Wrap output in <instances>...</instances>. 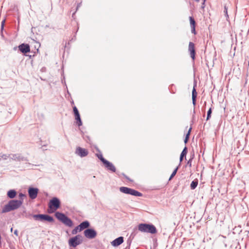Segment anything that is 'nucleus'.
I'll return each mask as SVG.
<instances>
[{
    "instance_id": "38",
    "label": "nucleus",
    "mask_w": 249,
    "mask_h": 249,
    "mask_svg": "<svg viewBox=\"0 0 249 249\" xmlns=\"http://www.w3.org/2000/svg\"><path fill=\"white\" fill-rule=\"evenodd\" d=\"M80 5H81V3H79V4H78L77 6V10L78 9V8L79 7H80Z\"/></svg>"
},
{
    "instance_id": "35",
    "label": "nucleus",
    "mask_w": 249,
    "mask_h": 249,
    "mask_svg": "<svg viewBox=\"0 0 249 249\" xmlns=\"http://www.w3.org/2000/svg\"><path fill=\"white\" fill-rule=\"evenodd\" d=\"M183 157H181V156L180 155V159H179V160H180V162H181V161H182Z\"/></svg>"
},
{
    "instance_id": "36",
    "label": "nucleus",
    "mask_w": 249,
    "mask_h": 249,
    "mask_svg": "<svg viewBox=\"0 0 249 249\" xmlns=\"http://www.w3.org/2000/svg\"><path fill=\"white\" fill-rule=\"evenodd\" d=\"M188 164H190V166H191V160H190L188 161Z\"/></svg>"
},
{
    "instance_id": "1",
    "label": "nucleus",
    "mask_w": 249,
    "mask_h": 249,
    "mask_svg": "<svg viewBox=\"0 0 249 249\" xmlns=\"http://www.w3.org/2000/svg\"><path fill=\"white\" fill-rule=\"evenodd\" d=\"M22 204V200H11L2 208V213H5L16 210Z\"/></svg>"
},
{
    "instance_id": "13",
    "label": "nucleus",
    "mask_w": 249,
    "mask_h": 249,
    "mask_svg": "<svg viewBox=\"0 0 249 249\" xmlns=\"http://www.w3.org/2000/svg\"><path fill=\"white\" fill-rule=\"evenodd\" d=\"M124 242V237H119L111 242V244L113 247H117L122 244Z\"/></svg>"
},
{
    "instance_id": "25",
    "label": "nucleus",
    "mask_w": 249,
    "mask_h": 249,
    "mask_svg": "<svg viewBox=\"0 0 249 249\" xmlns=\"http://www.w3.org/2000/svg\"><path fill=\"white\" fill-rule=\"evenodd\" d=\"M224 13L225 17L227 18V19L229 18V15L228 14V6L227 5L224 6Z\"/></svg>"
},
{
    "instance_id": "42",
    "label": "nucleus",
    "mask_w": 249,
    "mask_h": 249,
    "mask_svg": "<svg viewBox=\"0 0 249 249\" xmlns=\"http://www.w3.org/2000/svg\"><path fill=\"white\" fill-rule=\"evenodd\" d=\"M130 243H129V247L130 246ZM128 249H129V247L128 248Z\"/></svg>"
},
{
    "instance_id": "33",
    "label": "nucleus",
    "mask_w": 249,
    "mask_h": 249,
    "mask_svg": "<svg viewBox=\"0 0 249 249\" xmlns=\"http://www.w3.org/2000/svg\"><path fill=\"white\" fill-rule=\"evenodd\" d=\"M191 31L192 33L196 34L195 27H191Z\"/></svg>"
},
{
    "instance_id": "39",
    "label": "nucleus",
    "mask_w": 249,
    "mask_h": 249,
    "mask_svg": "<svg viewBox=\"0 0 249 249\" xmlns=\"http://www.w3.org/2000/svg\"><path fill=\"white\" fill-rule=\"evenodd\" d=\"M204 7H205V4L203 5V3H202V6H201V8H202V9H204Z\"/></svg>"
},
{
    "instance_id": "41",
    "label": "nucleus",
    "mask_w": 249,
    "mask_h": 249,
    "mask_svg": "<svg viewBox=\"0 0 249 249\" xmlns=\"http://www.w3.org/2000/svg\"><path fill=\"white\" fill-rule=\"evenodd\" d=\"M4 21H2V28H3V23Z\"/></svg>"
},
{
    "instance_id": "27",
    "label": "nucleus",
    "mask_w": 249,
    "mask_h": 249,
    "mask_svg": "<svg viewBox=\"0 0 249 249\" xmlns=\"http://www.w3.org/2000/svg\"><path fill=\"white\" fill-rule=\"evenodd\" d=\"M178 167H177L173 172L171 175L170 176V177L169 178V180H171L176 174L177 172L178 171Z\"/></svg>"
},
{
    "instance_id": "6",
    "label": "nucleus",
    "mask_w": 249,
    "mask_h": 249,
    "mask_svg": "<svg viewBox=\"0 0 249 249\" xmlns=\"http://www.w3.org/2000/svg\"><path fill=\"white\" fill-rule=\"evenodd\" d=\"M60 201L57 197H53L49 203V207L53 211H55L60 207Z\"/></svg>"
},
{
    "instance_id": "16",
    "label": "nucleus",
    "mask_w": 249,
    "mask_h": 249,
    "mask_svg": "<svg viewBox=\"0 0 249 249\" xmlns=\"http://www.w3.org/2000/svg\"><path fill=\"white\" fill-rule=\"evenodd\" d=\"M197 96V92L195 88H194L193 90L192 91V102L194 106L195 107L196 104V98ZM194 113H195V110H194Z\"/></svg>"
},
{
    "instance_id": "40",
    "label": "nucleus",
    "mask_w": 249,
    "mask_h": 249,
    "mask_svg": "<svg viewBox=\"0 0 249 249\" xmlns=\"http://www.w3.org/2000/svg\"><path fill=\"white\" fill-rule=\"evenodd\" d=\"M206 0H203V4H204V3L205 2Z\"/></svg>"
},
{
    "instance_id": "28",
    "label": "nucleus",
    "mask_w": 249,
    "mask_h": 249,
    "mask_svg": "<svg viewBox=\"0 0 249 249\" xmlns=\"http://www.w3.org/2000/svg\"><path fill=\"white\" fill-rule=\"evenodd\" d=\"M212 114V108H210L209 110L207 112V121L209 120V119L211 118Z\"/></svg>"
},
{
    "instance_id": "4",
    "label": "nucleus",
    "mask_w": 249,
    "mask_h": 249,
    "mask_svg": "<svg viewBox=\"0 0 249 249\" xmlns=\"http://www.w3.org/2000/svg\"><path fill=\"white\" fill-rule=\"evenodd\" d=\"M33 217L36 220L47 221L50 222L53 221V218L50 215L44 214H34Z\"/></svg>"
},
{
    "instance_id": "11",
    "label": "nucleus",
    "mask_w": 249,
    "mask_h": 249,
    "mask_svg": "<svg viewBox=\"0 0 249 249\" xmlns=\"http://www.w3.org/2000/svg\"><path fill=\"white\" fill-rule=\"evenodd\" d=\"M188 51L190 53L191 57L194 60L195 58V44L194 43L192 42H190L189 44L188 47Z\"/></svg>"
},
{
    "instance_id": "32",
    "label": "nucleus",
    "mask_w": 249,
    "mask_h": 249,
    "mask_svg": "<svg viewBox=\"0 0 249 249\" xmlns=\"http://www.w3.org/2000/svg\"><path fill=\"white\" fill-rule=\"evenodd\" d=\"M25 197H26V196L24 194H23L22 193H20L19 194V197L20 199H21L20 200H22L23 201V198Z\"/></svg>"
},
{
    "instance_id": "23",
    "label": "nucleus",
    "mask_w": 249,
    "mask_h": 249,
    "mask_svg": "<svg viewBox=\"0 0 249 249\" xmlns=\"http://www.w3.org/2000/svg\"><path fill=\"white\" fill-rule=\"evenodd\" d=\"M191 130H192V128L190 127V129H189L188 131V133H187V134L186 135L185 138L184 139V142L185 143H187L188 142V141L189 136H190V134Z\"/></svg>"
},
{
    "instance_id": "9",
    "label": "nucleus",
    "mask_w": 249,
    "mask_h": 249,
    "mask_svg": "<svg viewBox=\"0 0 249 249\" xmlns=\"http://www.w3.org/2000/svg\"><path fill=\"white\" fill-rule=\"evenodd\" d=\"M88 153V150L80 147H77L75 150V154L82 158L87 156Z\"/></svg>"
},
{
    "instance_id": "12",
    "label": "nucleus",
    "mask_w": 249,
    "mask_h": 249,
    "mask_svg": "<svg viewBox=\"0 0 249 249\" xmlns=\"http://www.w3.org/2000/svg\"><path fill=\"white\" fill-rule=\"evenodd\" d=\"M104 164L107 170H110L112 172H115L116 168L114 165L111 162H110L107 160H104Z\"/></svg>"
},
{
    "instance_id": "3",
    "label": "nucleus",
    "mask_w": 249,
    "mask_h": 249,
    "mask_svg": "<svg viewBox=\"0 0 249 249\" xmlns=\"http://www.w3.org/2000/svg\"><path fill=\"white\" fill-rule=\"evenodd\" d=\"M55 217L66 226L71 227L73 226L72 221L65 214L60 212L55 213Z\"/></svg>"
},
{
    "instance_id": "21",
    "label": "nucleus",
    "mask_w": 249,
    "mask_h": 249,
    "mask_svg": "<svg viewBox=\"0 0 249 249\" xmlns=\"http://www.w3.org/2000/svg\"><path fill=\"white\" fill-rule=\"evenodd\" d=\"M75 119L77 121V124L79 126L82 125V123L80 118V114L75 115Z\"/></svg>"
},
{
    "instance_id": "26",
    "label": "nucleus",
    "mask_w": 249,
    "mask_h": 249,
    "mask_svg": "<svg viewBox=\"0 0 249 249\" xmlns=\"http://www.w3.org/2000/svg\"><path fill=\"white\" fill-rule=\"evenodd\" d=\"M187 153V147L185 146L184 149H183L180 155L181 156V157H185L186 154Z\"/></svg>"
},
{
    "instance_id": "14",
    "label": "nucleus",
    "mask_w": 249,
    "mask_h": 249,
    "mask_svg": "<svg viewBox=\"0 0 249 249\" xmlns=\"http://www.w3.org/2000/svg\"><path fill=\"white\" fill-rule=\"evenodd\" d=\"M18 48L19 50L24 53H27L30 51V46L28 44H22L19 46Z\"/></svg>"
},
{
    "instance_id": "10",
    "label": "nucleus",
    "mask_w": 249,
    "mask_h": 249,
    "mask_svg": "<svg viewBox=\"0 0 249 249\" xmlns=\"http://www.w3.org/2000/svg\"><path fill=\"white\" fill-rule=\"evenodd\" d=\"M38 189L36 188L30 187L28 189L29 196L32 199H35L37 196Z\"/></svg>"
},
{
    "instance_id": "22",
    "label": "nucleus",
    "mask_w": 249,
    "mask_h": 249,
    "mask_svg": "<svg viewBox=\"0 0 249 249\" xmlns=\"http://www.w3.org/2000/svg\"><path fill=\"white\" fill-rule=\"evenodd\" d=\"M82 231L81 229L79 228V225L75 227L71 231V233L72 234H76L78 232H80Z\"/></svg>"
},
{
    "instance_id": "34",
    "label": "nucleus",
    "mask_w": 249,
    "mask_h": 249,
    "mask_svg": "<svg viewBox=\"0 0 249 249\" xmlns=\"http://www.w3.org/2000/svg\"><path fill=\"white\" fill-rule=\"evenodd\" d=\"M14 234L17 236L18 235V231L17 230H15L14 231Z\"/></svg>"
},
{
    "instance_id": "17",
    "label": "nucleus",
    "mask_w": 249,
    "mask_h": 249,
    "mask_svg": "<svg viewBox=\"0 0 249 249\" xmlns=\"http://www.w3.org/2000/svg\"><path fill=\"white\" fill-rule=\"evenodd\" d=\"M131 189V188H127L126 187H121L120 188V191L122 193H123L126 194H129Z\"/></svg>"
},
{
    "instance_id": "29",
    "label": "nucleus",
    "mask_w": 249,
    "mask_h": 249,
    "mask_svg": "<svg viewBox=\"0 0 249 249\" xmlns=\"http://www.w3.org/2000/svg\"><path fill=\"white\" fill-rule=\"evenodd\" d=\"M98 158L102 161V162L104 164V160H106L105 159L102 154L97 155Z\"/></svg>"
},
{
    "instance_id": "43",
    "label": "nucleus",
    "mask_w": 249,
    "mask_h": 249,
    "mask_svg": "<svg viewBox=\"0 0 249 249\" xmlns=\"http://www.w3.org/2000/svg\"><path fill=\"white\" fill-rule=\"evenodd\" d=\"M196 0V1H199V0Z\"/></svg>"
},
{
    "instance_id": "18",
    "label": "nucleus",
    "mask_w": 249,
    "mask_h": 249,
    "mask_svg": "<svg viewBox=\"0 0 249 249\" xmlns=\"http://www.w3.org/2000/svg\"><path fill=\"white\" fill-rule=\"evenodd\" d=\"M17 194V192L14 190H10L7 193V196L10 198H14Z\"/></svg>"
},
{
    "instance_id": "31",
    "label": "nucleus",
    "mask_w": 249,
    "mask_h": 249,
    "mask_svg": "<svg viewBox=\"0 0 249 249\" xmlns=\"http://www.w3.org/2000/svg\"><path fill=\"white\" fill-rule=\"evenodd\" d=\"M73 112H74V115L79 114V111L76 107H73Z\"/></svg>"
},
{
    "instance_id": "15",
    "label": "nucleus",
    "mask_w": 249,
    "mask_h": 249,
    "mask_svg": "<svg viewBox=\"0 0 249 249\" xmlns=\"http://www.w3.org/2000/svg\"><path fill=\"white\" fill-rule=\"evenodd\" d=\"M90 226V223L88 221H84L81 222L79 225V227L82 231L89 229L88 228Z\"/></svg>"
},
{
    "instance_id": "24",
    "label": "nucleus",
    "mask_w": 249,
    "mask_h": 249,
    "mask_svg": "<svg viewBox=\"0 0 249 249\" xmlns=\"http://www.w3.org/2000/svg\"><path fill=\"white\" fill-rule=\"evenodd\" d=\"M190 22V26L191 27H195L196 22L194 18L192 17H189Z\"/></svg>"
},
{
    "instance_id": "8",
    "label": "nucleus",
    "mask_w": 249,
    "mask_h": 249,
    "mask_svg": "<svg viewBox=\"0 0 249 249\" xmlns=\"http://www.w3.org/2000/svg\"><path fill=\"white\" fill-rule=\"evenodd\" d=\"M10 159L16 161H27V158L24 157L21 154H11Z\"/></svg>"
},
{
    "instance_id": "2",
    "label": "nucleus",
    "mask_w": 249,
    "mask_h": 249,
    "mask_svg": "<svg viewBox=\"0 0 249 249\" xmlns=\"http://www.w3.org/2000/svg\"><path fill=\"white\" fill-rule=\"evenodd\" d=\"M138 230L144 232L155 234L157 233V231L155 226L149 224H140L138 226Z\"/></svg>"
},
{
    "instance_id": "37",
    "label": "nucleus",
    "mask_w": 249,
    "mask_h": 249,
    "mask_svg": "<svg viewBox=\"0 0 249 249\" xmlns=\"http://www.w3.org/2000/svg\"><path fill=\"white\" fill-rule=\"evenodd\" d=\"M125 176V178H126L127 179H128V180H129V181H132V180H130L128 177H127V176Z\"/></svg>"
},
{
    "instance_id": "5",
    "label": "nucleus",
    "mask_w": 249,
    "mask_h": 249,
    "mask_svg": "<svg viewBox=\"0 0 249 249\" xmlns=\"http://www.w3.org/2000/svg\"><path fill=\"white\" fill-rule=\"evenodd\" d=\"M81 238V236L80 235H78L70 238L69 240V246L75 248L80 245L82 242V240Z\"/></svg>"
},
{
    "instance_id": "19",
    "label": "nucleus",
    "mask_w": 249,
    "mask_h": 249,
    "mask_svg": "<svg viewBox=\"0 0 249 249\" xmlns=\"http://www.w3.org/2000/svg\"><path fill=\"white\" fill-rule=\"evenodd\" d=\"M129 194L131 195L132 196H142V194L141 193H140L137 191H136L134 189H131Z\"/></svg>"
},
{
    "instance_id": "30",
    "label": "nucleus",
    "mask_w": 249,
    "mask_h": 249,
    "mask_svg": "<svg viewBox=\"0 0 249 249\" xmlns=\"http://www.w3.org/2000/svg\"><path fill=\"white\" fill-rule=\"evenodd\" d=\"M1 158L4 160H6L7 159H8V158H9L10 159V154L9 155H6V154H3L2 156H1Z\"/></svg>"
},
{
    "instance_id": "7",
    "label": "nucleus",
    "mask_w": 249,
    "mask_h": 249,
    "mask_svg": "<svg viewBox=\"0 0 249 249\" xmlns=\"http://www.w3.org/2000/svg\"><path fill=\"white\" fill-rule=\"evenodd\" d=\"M96 231L93 229H87L84 231V236L88 239H92L97 236Z\"/></svg>"
},
{
    "instance_id": "20",
    "label": "nucleus",
    "mask_w": 249,
    "mask_h": 249,
    "mask_svg": "<svg viewBox=\"0 0 249 249\" xmlns=\"http://www.w3.org/2000/svg\"><path fill=\"white\" fill-rule=\"evenodd\" d=\"M198 184V180L197 179H195L191 183L190 187L191 189L194 190L195 189Z\"/></svg>"
}]
</instances>
